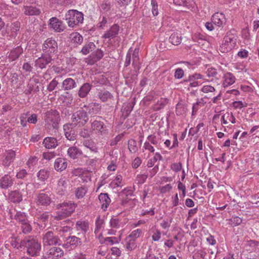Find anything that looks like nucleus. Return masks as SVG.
I'll list each match as a JSON object with an SVG mask.
<instances>
[{
	"instance_id": "44",
	"label": "nucleus",
	"mask_w": 259,
	"mask_h": 259,
	"mask_svg": "<svg viewBox=\"0 0 259 259\" xmlns=\"http://www.w3.org/2000/svg\"><path fill=\"white\" fill-rule=\"evenodd\" d=\"M14 219L19 222L20 225L28 220L26 213L21 211L16 212L14 216Z\"/></svg>"
},
{
	"instance_id": "17",
	"label": "nucleus",
	"mask_w": 259,
	"mask_h": 259,
	"mask_svg": "<svg viewBox=\"0 0 259 259\" xmlns=\"http://www.w3.org/2000/svg\"><path fill=\"white\" fill-rule=\"evenodd\" d=\"M45 254L49 259H58L63 255L64 251L60 247H53L50 248Z\"/></svg>"
},
{
	"instance_id": "16",
	"label": "nucleus",
	"mask_w": 259,
	"mask_h": 259,
	"mask_svg": "<svg viewBox=\"0 0 259 259\" xmlns=\"http://www.w3.org/2000/svg\"><path fill=\"white\" fill-rule=\"evenodd\" d=\"M20 23L16 21L11 24L10 26L7 25L6 33L11 38H15L20 28Z\"/></svg>"
},
{
	"instance_id": "40",
	"label": "nucleus",
	"mask_w": 259,
	"mask_h": 259,
	"mask_svg": "<svg viewBox=\"0 0 259 259\" xmlns=\"http://www.w3.org/2000/svg\"><path fill=\"white\" fill-rule=\"evenodd\" d=\"M76 228L78 231L80 230L83 233H85L89 229V224L84 221H78L76 223Z\"/></svg>"
},
{
	"instance_id": "38",
	"label": "nucleus",
	"mask_w": 259,
	"mask_h": 259,
	"mask_svg": "<svg viewBox=\"0 0 259 259\" xmlns=\"http://www.w3.org/2000/svg\"><path fill=\"white\" fill-rule=\"evenodd\" d=\"M22 53V48L20 47H17L11 51L8 57L11 61H14L17 59Z\"/></svg>"
},
{
	"instance_id": "45",
	"label": "nucleus",
	"mask_w": 259,
	"mask_h": 259,
	"mask_svg": "<svg viewBox=\"0 0 259 259\" xmlns=\"http://www.w3.org/2000/svg\"><path fill=\"white\" fill-rule=\"evenodd\" d=\"M96 47L95 45L93 42H90L88 44L84 45L80 53L84 55L88 54L91 51L94 50Z\"/></svg>"
},
{
	"instance_id": "35",
	"label": "nucleus",
	"mask_w": 259,
	"mask_h": 259,
	"mask_svg": "<svg viewBox=\"0 0 259 259\" xmlns=\"http://www.w3.org/2000/svg\"><path fill=\"white\" fill-rule=\"evenodd\" d=\"M65 222H66L68 225L60 226L57 228V232L61 237L64 236V233L69 232L72 230L71 226L73 225V222L69 220L65 221Z\"/></svg>"
},
{
	"instance_id": "48",
	"label": "nucleus",
	"mask_w": 259,
	"mask_h": 259,
	"mask_svg": "<svg viewBox=\"0 0 259 259\" xmlns=\"http://www.w3.org/2000/svg\"><path fill=\"white\" fill-rule=\"evenodd\" d=\"M147 142H149V144H153L155 147H158L160 144V139L159 138L157 137L154 135H150L147 138Z\"/></svg>"
},
{
	"instance_id": "63",
	"label": "nucleus",
	"mask_w": 259,
	"mask_h": 259,
	"mask_svg": "<svg viewBox=\"0 0 259 259\" xmlns=\"http://www.w3.org/2000/svg\"><path fill=\"white\" fill-rule=\"evenodd\" d=\"M152 12L153 16H156L158 14V5L156 0H151Z\"/></svg>"
},
{
	"instance_id": "19",
	"label": "nucleus",
	"mask_w": 259,
	"mask_h": 259,
	"mask_svg": "<svg viewBox=\"0 0 259 259\" xmlns=\"http://www.w3.org/2000/svg\"><path fill=\"white\" fill-rule=\"evenodd\" d=\"M52 60V57L45 54L40 57H39L35 61V66L36 67L39 68L40 69L45 68L47 65L50 63Z\"/></svg>"
},
{
	"instance_id": "31",
	"label": "nucleus",
	"mask_w": 259,
	"mask_h": 259,
	"mask_svg": "<svg viewBox=\"0 0 259 259\" xmlns=\"http://www.w3.org/2000/svg\"><path fill=\"white\" fill-rule=\"evenodd\" d=\"M69 38L72 44L77 47L81 45L83 42V37L78 32H73L70 34Z\"/></svg>"
},
{
	"instance_id": "49",
	"label": "nucleus",
	"mask_w": 259,
	"mask_h": 259,
	"mask_svg": "<svg viewBox=\"0 0 259 259\" xmlns=\"http://www.w3.org/2000/svg\"><path fill=\"white\" fill-rule=\"evenodd\" d=\"M21 229L23 233L27 234L30 233L32 230L31 225L28 220L21 224Z\"/></svg>"
},
{
	"instance_id": "22",
	"label": "nucleus",
	"mask_w": 259,
	"mask_h": 259,
	"mask_svg": "<svg viewBox=\"0 0 259 259\" xmlns=\"http://www.w3.org/2000/svg\"><path fill=\"white\" fill-rule=\"evenodd\" d=\"M81 243L80 239L75 236H69L66 238L63 246L66 248H74Z\"/></svg>"
},
{
	"instance_id": "37",
	"label": "nucleus",
	"mask_w": 259,
	"mask_h": 259,
	"mask_svg": "<svg viewBox=\"0 0 259 259\" xmlns=\"http://www.w3.org/2000/svg\"><path fill=\"white\" fill-rule=\"evenodd\" d=\"M98 96L102 102H106L113 98L112 95L108 91L105 90H101L98 94Z\"/></svg>"
},
{
	"instance_id": "30",
	"label": "nucleus",
	"mask_w": 259,
	"mask_h": 259,
	"mask_svg": "<svg viewBox=\"0 0 259 259\" xmlns=\"http://www.w3.org/2000/svg\"><path fill=\"white\" fill-rule=\"evenodd\" d=\"M92 85L89 83H83L80 88L78 95L81 98H84L87 96L91 90Z\"/></svg>"
},
{
	"instance_id": "2",
	"label": "nucleus",
	"mask_w": 259,
	"mask_h": 259,
	"mask_svg": "<svg viewBox=\"0 0 259 259\" xmlns=\"http://www.w3.org/2000/svg\"><path fill=\"white\" fill-rule=\"evenodd\" d=\"M21 245L26 248L27 252L32 256L39 255L41 249L40 243L34 237L29 236L21 241Z\"/></svg>"
},
{
	"instance_id": "36",
	"label": "nucleus",
	"mask_w": 259,
	"mask_h": 259,
	"mask_svg": "<svg viewBox=\"0 0 259 259\" xmlns=\"http://www.w3.org/2000/svg\"><path fill=\"white\" fill-rule=\"evenodd\" d=\"M43 144L46 148L51 149L55 148L58 145V142L56 138L47 137L44 140Z\"/></svg>"
},
{
	"instance_id": "8",
	"label": "nucleus",
	"mask_w": 259,
	"mask_h": 259,
	"mask_svg": "<svg viewBox=\"0 0 259 259\" xmlns=\"http://www.w3.org/2000/svg\"><path fill=\"white\" fill-rule=\"evenodd\" d=\"M42 244L44 247L54 245H60L61 240L58 236L52 231H49L44 234Z\"/></svg>"
},
{
	"instance_id": "56",
	"label": "nucleus",
	"mask_w": 259,
	"mask_h": 259,
	"mask_svg": "<svg viewBox=\"0 0 259 259\" xmlns=\"http://www.w3.org/2000/svg\"><path fill=\"white\" fill-rule=\"evenodd\" d=\"M92 130H90L87 127L81 128L79 130V135L83 138H89L92 134Z\"/></svg>"
},
{
	"instance_id": "9",
	"label": "nucleus",
	"mask_w": 259,
	"mask_h": 259,
	"mask_svg": "<svg viewBox=\"0 0 259 259\" xmlns=\"http://www.w3.org/2000/svg\"><path fill=\"white\" fill-rule=\"evenodd\" d=\"M91 130L99 136H104L108 133V129L104 123L100 120H95L91 123Z\"/></svg>"
},
{
	"instance_id": "42",
	"label": "nucleus",
	"mask_w": 259,
	"mask_h": 259,
	"mask_svg": "<svg viewBox=\"0 0 259 259\" xmlns=\"http://www.w3.org/2000/svg\"><path fill=\"white\" fill-rule=\"evenodd\" d=\"M57 128L58 124L49 122H45V130L48 134L51 135H54V134L56 133Z\"/></svg>"
},
{
	"instance_id": "3",
	"label": "nucleus",
	"mask_w": 259,
	"mask_h": 259,
	"mask_svg": "<svg viewBox=\"0 0 259 259\" xmlns=\"http://www.w3.org/2000/svg\"><path fill=\"white\" fill-rule=\"evenodd\" d=\"M65 19L67 20L68 26L73 28L83 23V14L76 10H70L65 15Z\"/></svg>"
},
{
	"instance_id": "12",
	"label": "nucleus",
	"mask_w": 259,
	"mask_h": 259,
	"mask_svg": "<svg viewBox=\"0 0 259 259\" xmlns=\"http://www.w3.org/2000/svg\"><path fill=\"white\" fill-rule=\"evenodd\" d=\"M119 30V26L117 24H114L109 29L105 31L102 37L103 39L111 40L115 38L118 35Z\"/></svg>"
},
{
	"instance_id": "23",
	"label": "nucleus",
	"mask_w": 259,
	"mask_h": 259,
	"mask_svg": "<svg viewBox=\"0 0 259 259\" xmlns=\"http://www.w3.org/2000/svg\"><path fill=\"white\" fill-rule=\"evenodd\" d=\"M22 11L27 16H37L41 13L40 9L33 5L24 6Z\"/></svg>"
},
{
	"instance_id": "20",
	"label": "nucleus",
	"mask_w": 259,
	"mask_h": 259,
	"mask_svg": "<svg viewBox=\"0 0 259 259\" xmlns=\"http://www.w3.org/2000/svg\"><path fill=\"white\" fill-rule=\"evenodd\" d=\"M14 182V178L9 175H5L0 179V187L3 189H7L11 187Z\"/></svg>"
},
{
	"instance_id": "50",
	"label": "nucleus",
	"mask_w": 259,
	"mask_h": 259,
	"mask_svg": "<svg viewBox=\"0 0 259 259\" xmlns=\"http://www.w3.org/2000/svg\"><path fill=\"white\" fill-rule=\"evenodd\" d=\"M38 160V158L37 157L35 156H31L28 158L26 163V165L28 168L29 169H32L34 166L37 164Z\"/></svg>"
},
{
	"instance_id": "46",
	"label": "nucleus",
	"mask_w": 259,
	"mask_h": 259,
	"mask_svg": "<svg viewBox=\"0 0 259 259\" xmlns=\"http://www.w3.org/2000/svg\"><path fill=\"white\" fill-rule=\"evenodd\" d=\"M49 175V171L46 169H41L37 173V177L38 178V179L41 182H44L47 180Z\"/></svg>"
},
{
	"instance_id": "25",
	"label": "nucleus",
	"mask_w": 259,
	"mask_h": 259,
	"mask_svg": "<svg viewBox=\"0 0 259 259\" xmlns=\"http://www.w3.org/2000/svg\"><path fill=\"white\" fill-rule=\"evenodd\" d=\"M67 181L65 178H61L58 181L56 188L57 193L60 195H64L66 193Z\"/></svg>"
},
{
	"instance_id": "33",
	"label": "nucleus",
	"mask_w": 259,
	"mask_h": 259,
	"mask_svg": "<svg viewBox=\"0 0 259 259\" xmlns=\"http://www.w3.org/2000/svg\"><path fill=\"white\" fill-rule=\"evenodd\" d=\"M82 151L76 146H72L68 148L67 155L71 159H75L82 154Z\"/></svg>"
},
{
	"instance_id": "47",
	"label": "nucleus",
	"mask_w": 259,
	"mask_h": 259,
	"mask_svg": "<svg viewBox=\"0 0 259 259\" xmlns=\"http://www.w3.org/2000/svg\"><path fill=\"white\" fill-rule=\"evenodd\" d=\"M88 191V188L85 186L78 187L74 192L76 198L80 199L83 198Z\"/></svg>"
},
{
	"instance_id": "53",
	"label": "nucleus",
	"mask_w": 259,
	"mask_h": 259,
	"mask_svg": "<svg viewBox=\"0 0 259 259\" xmlns=\"http://www.w3.org/2000/svg\"><path fill=\"white\" fill-rule=\"evenodd\" d=\"M109 224L110 227L112 228L118 229L123 226V225H121L120 220L117 217L112 218L110 219Z\"/></svg>"
},
{
	"instance_id": "29",
	"label": "nucleus",
	"mask_w": 259,
	"mask_h": 259,
	"mask_svg": "<svg viewBox=\"0 0 259 259\" xmlns=\"http://www.w3.org/2000/svg\"><path fill=\"white\" fill-rule=\"evenodd\" d=\"M211 21L213 24L221 27L225 21V15L223 13H216L212 15Z\"/></svg>"
},
{
	"instance_id": "41",
	"label": "nucleus",
	"mask_w": 259,
	"mask_h": 259,
	"mask_svg": "<svg viewBox=\"0 0 259 259\" xmlns=\"http://www.w3.org/2000/svg\"><path fill=\"white\" fill-rule=\"evenodd\" d=\"M169 41L174 45H178L181 43L182 36L178 32L172 33L169 38Z\"/></svg>"
},
{
	"instance_id": "27",
	"label": "nucleus",
	"mask_w": 259,
	"mask_h": 259,
	"mask_svg": "<svg viewBox=\"0 0 259 259\" xmlns=\"http://www.w3.org/2000/svg\"><path fill=\"white\" fill-rule=\"evenodd\" d=\"M76 87V82L71 78H66L63 81L62 83V88L65 91L71 90Z\"/></svg>"
},
{
	"instance_id": "14",
	"label": "nucleus",
	"mask_w": 259,
	"mask_h": 259,
	"mask_svg": "<svg viewBox=\"0 0 259 259\" xmlns=\"http://www.w3.org/2000/svg\"><path fill=\"white\" fill-rule=\"evenodd\" d=\"M60 120L59 112L56 110H50L47 112L45 116V122L58 124Z\"/></svg>"
},
{
	"instance_id": "10",
	"label": "nucleus",
	"mask_w": 259,
	"mask_h": 259,
	"mask_svg": "<svg viewBox=\"0 0 259 259\" xmlns=\"http://www.w3.org/2000/svg\"><path fill=\"white\" fill-rule=\"evenodd\" d=\"M199 79L205 80L204 76L198 73H195L193 74L189 75L187 79L184 80V82H190L188 90H190V88H196L200 85L202 83L198 81ZM205 80H206L205 79Z\"/></svg>"
},
{
	"instance_id": "18",
	"label": "nucleus",
	"mask_w": 259,
	"mask_h": 259,
	"mask_svg": "<svg viewBox=\"0 0 259 259\" xmlns=\"http://www.w3.org/2000/svg\"><path fill=\"white\" fill-rule=\"evenodd\" d=\"M16 156L15 152L12 150L5 151L4 154V158L2 160V164L5 167H8L13 162Z\"/></svg>"
},
{
	"instance_id": "39",
	"label": "nucleus",
	"mask_w": 259,
	"mask_h": 259,
	"mask_svg": "<svg viewBox=\"0 0 259 259\" xmlns=\"http://www.w3.org/2000/svg\"><path fill=\"white\" fill-rule=\"evenodd\" d=\"M173 2L176 6L186 7L189 9L195 4L193 0H173Z\"/></svg>"
},
{
	"instance_id": "6",
	"label": "nucleus",
	"mask_w": 259,
	"mask_h": 259,
	"mask_svg": "<svg viewBox=\"0 0 259 259\" xmlns=\"http://www.w3.org/2000/svg\"><path fill=\"white\" fill-rule=\"evenodd\" d=\"M235 36L229 32L227 33L221 45L220 50L222 53H226L232 50L236 43Z\"/></svg>"
},
{
	"instance_id": "55",
	"label": "nucleus",
	"mask_w": 259,
	"mask_h": 259,
	"mask_svg": "<svg viewBox=\"0 0 259 259\" xmlns=\"http://www.w3.org/2000/svg\"><path fill=\"white\" fill-rule=\"evenodd\" d=\"M187 108L186 106L182 103H178L176 107V113L177 115H182L186 113Z\"/></svg>"
},
{
	"instance_id": "61",
	"label": "nucleus",
	"mask_w": 259,
	"mask_h": 259,
	"mask_svg": "<svg viewBox=\"0 0 259 259\" xmlns=\"http://www.w3.org/2000/svg\"><path fill=\"white\" fill-rule=\"evenodd\" d=\"M200 91L205 94H213L214 95L215 89L211 85H204L201 88Z\"/></svg>"
},
{
	"instance_id": "1",
	"label": "nucleus",
	"mask_w": 259,
	"mask_h": 259,
	"mask_svg": "<svg viewBox=\"0 0 259 259\" xmlns=\"http://www.w3.org/2000/svg\"><path fill=\"white\" fill-rule=\"evenodd\" d=\"M76 204L71 202H64L57 205V210L54 217L56 220H63L70 216L75 210Z\"/></svg>"
},
{
	"instance_id": "21",
	"label": "nucleus",
	"mask_w": 259,
	"mask_h": 259,
	"mask_svg": "<svg viewBox=\"0 0 259 259\" xmlns=\"http://www.w3.org/2000/svg\"><path fill=\"white\" fill-rule=\"evenodd\" d=\"M103 51L100 49H97L90 55L88 58H86L85 62L89 64H93L100 60L103 57Z\"/></svg>"
},
{
	"instance_id": "24",
	"label": "nucleus",
	"mask_w": 259,
	"mask_h": 259,
	"mask_svg": "<svg viewBox=\"0 0 259 259\" xmlns=\"http://www.w3.org/2000/svg\"><path fill=\"white\" fill-rule=\"evenodd\" d=\"M244 248L245 250L251 252H258L259 251V242L253 240L245 241Z\"/></svg>"
},
{
	"instance_id": "28",
	"label": "nucleus",
	"mask_w": 259,
	"mask_h": 259,
	"mask_svg": "<svg viewBox=\"0 0 259 259\" xmlns=\"http://www.w3.org/2000/svg\"><path fill=\"white\" fill-rule=\"evenodd\" d=\"M67 166V160L64 158H58L54 162V168L57 171H62Z\"/></svg>"
},
{
	"instance_id": "64",
	"label": "nucleus",
	"mask_w": 259,
	"mask_h": 259,
	"mask_svg": "<svg viewBox=\"0 0 259 259\" xmlns=\"http://www.w3.org/2000/svg\"><path fill=\"white\" fill-rule=\"evenodd\" d=\"M49 215L48 212H44L40 214H38L37 217V220L40 222L45 223L48 221Z\"/></svg>"
},
{
	"instance_id": "34",
	"label": "nucleus",
	"mask_w": 259,
	"mask_h": 259,
	"mask_svg": "<svg viewBox=\"0 0 259 259\" xmlns=\"http://www.w3.org/2000/svg\"><path fill=\"white\" fill-rule=\"evenodd\" d=\"M9 198L11 202L19 203L22 200V194L17 190L12 191L9 194Z\"/></svg>"
},
{
	"instance_id": "13",
	"label": "nucleus",
	"mask_w": 259,
	"mask_h": 259,
	"mask_svg": "<svg viewBox=\"0 0 259 259\" xmlns=\"http://www.w3.org/2000/svg\"><path fill=\"white\" fill-rule=\"evenodd\" d=\"M74 126L71 123L65 124L63 125L64 135L67 140L69 141H74L76 139L77 136L74 128Z\"/></svg>"
},
{
	"instance_id": "5",
	"label": "nucleus",
	"mask_w": 259,
	"mask_h": 259,
	"mask_svg": "<svg viewBox=\"0 0 259 259\" xmlns=\"http://www.w3.org/2000/svg\"><path fill=\"white\" fill-rule=\"evenodd\" d=\"M88 120L87 112L82 109L75 112L71 116V124L74 126H82Z\"/></svg>"
},
{
	"instance_id": "58",
	"label": "nucleus",
	"mask_w": 259,
	"mask_h": 259,
	"mask_svg": "<svg viewBox=\"0 0 259 259\" xmlns=\"http://www.w3.org/2000/svg\"><path fill=\"white\" fill-rule=\"evenodd\" d=\"M145 151H148L149 152L148 155L146 157L148 158L150 156L151 153H153L154 152L155 149L154 146L149 144V142L145 141L143 147V152H144Z\"/></svg>"
},
{
	"instance_id": "62",
	"label": "nucleus",
	"mask_w": 259,
	"mask_h": 259,
	"mask_svg": "<svg viewBox=\"0 0 259 259\" xmlns=\"http://www.w3.org/2000/svg\"><path fill=\"white\" fill-rule=\"evenodd\" d=\"M170 169L176 172H178L180 171L182 168V164L181 162L179 163H172L170 165Z\"/></svg>"
},
{
	"instance_id": "11",
	"label": "nucleus",
	"mask_w": 259,
	"mask_h": 259,
	"mask_svg": "<svg viewBox=\"0 0 259 259\" xmlns=\"http://www.w3.org/2000/svg\"><path fill=\"white\" fill-rule=\"evenodd\" d=\"M51 195L44 192V190H41L37 194L35 199L36 203L37 205L47 206L52 202Z\"/></svg>"
},
{
	"instance_id": "52",
	"label": "nucleus",
	"mask_w": 259,
	"mask_h": 259,
	"mask_svg": "<svg viewBox=\"0 0 259 259\" xmlns=\"http://www.w3.org/2000/svg\"><path fill=\"white\" fill-rule=\"evenodd\" d=\"M128 149L132 153H135L138 151V147L136 140L131 139L128 141Z\"/></svg>"
},
{
	"instance_id": "59",
	"label": "nucleus",
	"mask_w": 259,
	"mask_h": 259,
	"mask_svg": "<svg viewBox=\"0 0 259 259\" xmlns=\"http://www.w3.org/2000/svg\"><path fill=\"white\" fill-rule=\"evenodd\" d=\"M228 221L229 225L234 227L241 224L242 222V220L237 216H233L231 219L228 220Z\"/></svg>"
},
{
	"instance_id": "4",
	"label": "nucleus",
	"mask_w": 259,
	"mask_h": 259,
	"mask_svg": "<svg viewBox=\"0 0 259 259\" xmlns=\"http://www.w3.org/2000/svg\"><path fill=\"white\" fill-rule=\"evenodd\" d=\"M132 65L135 70L131 71L129 73L125 74L124 76V77L127 79V81H129L130 83L136 81L137 79L136 72L140 68L138 49L134 50L132 54Z\"/></svg>"
},
{
	"instance_id": "32",
	"label": "nucleus",
	"mask_w": 259,
	"mask_h": 259,
	"mask_svg": "<svg viewBox=\"0 0 259 259\" xmlns=\"http://www.w3.org/2000/svg\"><path fill=\"white\" fill-rule=\"evenodd\" d=\"M223 78L224 81L223 82V85L224 88L233 84L236 80V78L234 75L230 72L225 73L224 75Z\"/></svg>"
},
{
	"instance_id": "15",
	"label": "nucleus",
	"mask_w": 259,
	"mask_h": 259,
	"mask_svg": "<svg viewBox=\"0 0 259 259\" xmlns=\"http://www.w3.org/2000/svg\"><path fill=\"white\" fill-rule=\"evenodd\" d=\"M49 25L51 28L57 32L63 31L66 27L63 22L56 17L51 18Z\"/></svg>"
},
{
	"instance_id": "57",
	"label": "nucleus",
	"mask_w": 259,
	"mask_h": 259,
	"mask_svg": "<svg viewBox=\"0 0 259 259\" xmlns=\"http://www.w3.org/2000/svg\"><path fill=\"white\" fill-rule=\"evenodd\" d=\"M142 234V231L140 229H137L133 231L127 237L134 240H137Z\"/></svg>"
},
{
	"instance_id": "7",
	"label": "nucleus",
	"mask_w": 259,
	"mask_h": 259,
	"mask_svg": "<svg viewBox=\"0 0 259 259\" xmlns=\"http://www.w3.org/2000/svg\"><path fill=\"white\" fill-rule=\"evenodd\" d=\"M42 50L46 55L51 56L57 52L58 44L56 41L52 38H47L44 42Z\"/></svg>"
},
{
	"instance_id": "26",
	"label": "nucleus",
	"mask_w": 259,
	"mask_h": 259,
	"mask_svg": "<svg viewBox=\"0 0 259 259\" xmlns=\"http://www.w3.org/2000/svg\"><path fill=\"white\" fill-rule=\"evenodd\" d=\"M98 199L101 204V208L104 211L106 210L111 203V199L108 194L107 193H101L98 196Z\"/></svg>"
},
{
	"instance_id": "43",
	"label": "nucleus",
	"mask_w": 259,
	"mask_h": 259,
	"mask_svg": "<svg viewBox=\"0 0 259 259\" xmlns=\"http://www.w3.org/2000/svg\"><path fill=\"white\" fill-rule=\"evenodd\" d=\"M125 246L126 249L132 251L136 248L137 244L136 240L126 237L125 239Z\"/></svg>"
},
{
	"instance_id": "60",
	"label": "nucleus",
	"mask_w": 259,
	"mask_h": 259,
	"mask_svg": "<svg viewBox=\"0 0 259 259\" xmlns=\"http://www.w3.org/2000/svg\"><path fill=\"white\" fill-rule=\"evenodd\" d=\"M83 145L84 147L89 149L91 151L94 152H97V148L92 141L90 140H85L83 142Z\"/></svg>"
},
{
	"instance_id": "54",
	"label": "nucleus",
	"mask_w": 259,
	"mask_h": 259,
	"mask_svg": "<svg viewBox=\"0 0 259 259\" xmlns=\"http://www.w3.org/2000/svg\"><path fill=\"white\" fill-rule=\"evenodd\" d=\"M171 212V217L178 219H180V215L182 214L183 208L182 207H174Z\"/></svg>"
},
{
	"instance_id": "51",
	"label": "nucleus",
	"mask_w": 259,
	"mask_h": 259,
	"mask_svg": "<svg viewBox=\"0 0 259 259\" xmlns=\"http://www.w3.org/2000/svg\"><path fill=\"white\" fill-rule=\"evenodd\" d=\"M162 159V157L161 155V154L157 152L155 154L154 156L152 158L149 159V160L147 162V165L148 167H151L154 165L155 162L158 160H161Z\"/></svg>"
}]
</instances>
